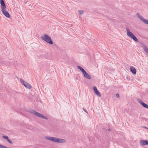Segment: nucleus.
Segmentation results:
<instances>
[{
	"instance_id": "aec40b11",
	"label": "nucleus",
	"mask_w": 148,
	"mask_h": 148,
	"mask_svg": "<svg viewBox=\"0 0 148 148\" xmlns=\"http://www.w3.org/2000/svg\"><path fill=\"white\" fill-rule=\"evenodd\" d=\"M0 148H7V147L2 145L0 144Z\"/></svg>"
},
{
	"instance_id": "f3484780",
	"label": "nucleus",
	"mask_w": 148,
	"mask_h": 148,
	"mask_svg": "<svg viewBox=\"0 0 148 148\" xmlns=\"http://www.w3.org/2000/svg\"><path fill=\"white\" fill-rule=\"evenodd\" d=\"M79 13L78 14L79 15H81L83 13L84 11L83 10H79Z\"/></svg>"
},
{
	"instance_id": "393cba45",
	"label": "nucleus",
	"mask_w": 148,
	"mask_h": 148,
	"mask_svg": "<svg viewBox=\"0 0 148 148\" xmlns=\"http://www.w3.org/2000/svg\"><path fill=\"white\" fill-rule=\"evenodd\" d=\"M147 145H148V141L147 140Z\"/></svg>"
},
{
	"instance_id": "6e6552de",
	"label": "nucleus",
	"mask_w": 148,
	"mask_h": 148,
	"mask_svg": "<svg viewBox=\"0 0 148 148\" xmlns=\"http://www.w3.org/2000/svg\"><path fill=\"white\" fill-rule=\"evenodd\" d=\"M0 4H1V9H5L6 8L5 5V4L3 0H0Z\"/></svg>"
},
{
	"instance_id": "9b49d317",
	"label": "nucleus",
	"mask_w": 148,
	"mask_h": 148,
	"mask_svg": "<svg viewBox=\"0 0 148 148\" xmlns=\"http://www.w3.org/2000/svg\"><path fill=\"white\" fill-rule=\"evenodd\" d=\"M147 140H141L140 141V144L141 146H144L147 145Z\"/></svg>"
},
{
	"instance_id": "4468645a",
	"label": "nucleus",
	"mask_w": 148,
	"mask_h": 148,
	"mask_svg": "<svg viewBox=\"0 0 148 148\" xmlns=\"http://www.w3.org/2000/svg\"><path fill=\"white\" fill-rule=\"evenodd\" d=\"M77 67L82 72V74L86 71L83 68L79 66H77Z\"/></svg>"
},
{
	"instance_id": "a878e982",
	"label": "nucleus",
	"mask_w": 148,
	"mask_h": 148,
	"mask_svg": "<svg viewBox=\"0 0 148 148\" xmlns=\"http://www.w3.org/2000/svg\"><path fill=\"white\" fill-rule=\"evenodd\" d=\"M110 130H111V129H109L108 130V131H110Z\"/></svg>"
},
{
	"instance_id": "0eeeda50",
	"label": "nucleus",
	"mask_w": 148,
	"mask_h": 148,
	"mask_svg": "<svg viewBox=\"0 0 148 148\" xmlns=\"http://www.w3.org/2000/svg\"><path fill=\"white\" fill-rule=\"evenodd\" d=\"M93 89L95 94L101 97V95L100 93V92L97 90L96 87L94 86L93 87Z\"/></svg>"
},
{
	"instance_id": "412c9836",
	"label": "nucleus",
	"mask_w": 148,
	"mask_h": 148,
	"mask_svg": "<svg viewBox=\"0 0 148 148\" xmlns=\"http://www.w3.org/2000/svg\"><path fill=\"white\" fill-rule=\"evenodd\" d=\"M11 144H12V142L10 141L9 139L8 138V139L7 140Z\"/></svg>"
},
{
	"instance_id": "5701e85b",
	"label": "nucleus",
	"mask_w": 148,
	"mask_h": 148,
	"mask_svg": "<svg viewBox=\"0 0 148 148\" xmlns=\"http://www.w3.org/2000/svg\"><path fill=\"white\" fill-rule=\"evenodd\" d=\"M83 110L85 112H86L87 113V111L84 109V108H83Z\"/></svg>"
},
{
	"instance_id": "423d86ee",
	"label": "nucleus",
	"mask_w": 148,
	"mask_h": 148,
	"mask_svg": "<svg viewBox=\"0 0 148 148\" xmlns=\"http://www.w3.org/2000/svg\"><path fill=\"white\" fill-rule=\"evenodd\" d=\"M2 12L3 14L7 17L10 18V15L9 14L8 12L5 9H2Z\"/></svg>"
},
{
	"instance_id": "a211bd4d",
	"label": "nucleus",
	"mask_w": 148,
	"mask_h": 148,
	"mask_svg": "<svg viewBox=\"0 0 148 148\" xmlns=\"http://www.w3.org/2000/svg\"><path fill=\"white\" fill-rule=\"evenodd\" d=\"M143 22L146 24H148V20L145 19Z\"/></svg>"
},
{
	"instance_id": "2eb2a0df",
	"label": "nucleus",
	"mask_w": 148,
	"mask_h": 148,
	"mask_svg": "<svg viewBox=\"0 0 148 148\" xmlns=\"http://www.w3.org/2000/svg\"><path fill=\"white\" fill-rule=\"evenodd\" d=\"M143 49L144 51L148 53V49L145 45L143 46Z\"/></svg>"
},
{
	"instance_id": "f257e3e1",
	"label": "nucleus",
	"mask_w": 148,
	"mask_h": 148,
	"mask_svg": "<svg viewBox=\"0 0 148 148\" xmlns=\"http://www.w3.org/2000/svg\"><path fill=\"white\" fill-rule=\"evenodd\" d=\"M41 38L47 43L50 45L53 44V42L51 40V37L47 34H44L41 36Z\"/></svg>"
},
{
	"instance_id": "f03ea898",
	"label": "nucleus",
	"mask_w": 148,
	"mask_h": 148,
	"mask_svg": "<svg viewBox=\"0 0 148 148\" xmlns=\"http://www.w3.org/2000/svg\"><path fill=\"white\" fill-rule=\"evenodd\" d=\"M126 31L127 35L128 36L132 39L135 41L136 42H138V39L132 32H130L129 29L128 28H126Z\"/></svg>"
},
{
	"instance_id": "f8f14e48",
	"label": "nucleus",
	"mask_w": 148,
	"mask_h": 148,
	"mask_svg": "<svg viewBox=\"0 0 148 148\" xmlns=\"http://www.w3.org/2000/svg\"><path fill=\"white\" fill-rule=\"evenodd\" d=\"M130 71L132 73L134 74L136 73V69L133 66H131L130 68Z\"/></svg>"
},
{
	"instance_id": "b1692460",
	"label": "nucleus",
	"mask_w": 148,
	"mask_h": 148,
	"mask_svg": "<svg viewBox=\"0 0 148 148\" xmlns=\"http://www.w3.org/2000/svg\"><path fill=\"white\" fill-rule=\"evenodd\" d=\"M144 128L148 129V128L146 127H143Z\"/></svg>"
},
{
	"instance_id": "9d476101",
	"label": "nucleus",
	"mask_w": 148,
	"mask_h": 148,
	"mask_svg": "<svg viewBox=\"0 0 148 148\" xmlns=\"http://www.w3.org/2000/svg\"><path fill=\"white\" fill-rule=\"evenodd\" d=\"M65 142L66 140H65L62 139L58 138H57L56 141V142L59 143H65Z\"/></svg>"
},
{
	"instance_id": "4be33fe9",
	"label": "nucleus",
	"mask_w": 148,
	"mask_h": 148,
	"mask_svg": "<svg viewBox=\"0 0 148 148\" xmlns=\"http://www.w3.org/2000/svg\"><path fill=\"white\" fill-rule=\"evenodd\" d=\"M116 97H117V98H118L119 97V95L118 94V93L116 94Z\"/></svg>"
},
{
	"instance_id": "20e7f679",
	"label": "nucleus",
	"mask_w": 148,
	"mask_h": 148,
	"mask_svg": "<svg viewBox=\"0 0 148 148\" xmlns=\"http://www.w3.org/2000/svg\"><path fill=\"white\" fill-rule=\"evenodd\" d=\"M20 81L25 87L29 89L32 88V87L31 85L28 83L25 82L21 78L20 79Z\"/></svg>"
},
{
	"instance_id": "39448f33",
	"label": "nucleus",
	"mask_w": 148,
	"mask_h": 148,
	"mask_svg": "<svg viewBox=\"0 0 148 148\" xmlns=\"http://www.w3.org/2000/svg\"><path fill=\"white\" fill-rule=\"evenodd\" d=\"M45 138L46 139L48 140H51L55 142H56V139H57V138L56 137L49 136L45 137Z\"/></svg>"
},
{
	"instance_id": "1a4fd4ad",
	"label": "nucleus",
	"mask_w": 148,
	"mask_h": 148,
	"mask_svg": "<svg viewBox=\"0 0 148 148\" xmlns=\"http://www.w3.org/2000/svg\"><path fill=\"white\" fill-rule=\"evenodd\" d=\"M84 77L86 78L90 79L91 78L90 76L86 71L83 73Z\"/></svg>"
},
{
	"instance_id": "ddd939ff",
	"label": "nucleus",
	"mask_w": 148,
	"mask_h": 148,
	"mask_svg": "<svg viewBox=\"0 0 148 148\" xmlns=\"http://www.w3.org/2000/svg\"><path fill=\"white\" fill-rule=\"evenodd\" d=\"M140 103L143 106L146 108L148 109V105L144 103L143 101L140 100L139 101Z\"/></svg>"
},
{
	"instance_id": "7ed1b4c3",
	"label": "nucleus",
	"mask_w": 148,
	"mask_h": 148,
	"mask_svg": "<svg viewBox=\"0 0 148 148\" xmlns=\"http://www.w3.org/2000/svg\"><path fill=\"white\" fill-rule=\"evenodd\" d=\"M30 112L32 114L34 115L35 116L40 118H42L46 120L48 119V118L45 116H43L42 114L37 112L34 110H31Z\"/></svg>"
},
{
	"instance_id": "dca6fc26",
	"label": "nucleus",
	"mask_w": 148,
	"mask_h": 148,
	"mask_svg": "<svg viewBox=\"0 0 148 148\" xmlns=\"http://www.w3.org/2000/svg\"><path fill=\"white\" fill-rule=\"evenodd\" d=\"M137 16H138L139 19H140L143 22V20L145 19L143 17V16H140V15H138Z\"/></svg>"
},
{
	"instance_id": "6ab92c4d",
	"label": "nucleus",
	"mask_w": 148,
	"mask_h": 148,
	"mask_svg": "<svg viewBox=\"0 0 148 148\" xmlns=\"http://www.w3.org/2000/svg\"><path fill=\"white\" fill-rule=\"evenodd\" d=\"M3 138L5 139L6 140H7L9 138L8 137V136H3Z\"/></svg>"
}]
</instances>
